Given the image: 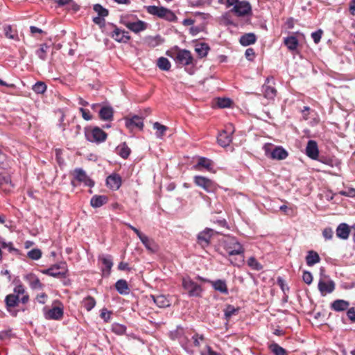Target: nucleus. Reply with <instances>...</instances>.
Masks as SVG:
<instances>
[{"label": "nucleus", "instance_id": "obj_30", "mask_svg": "<svg viewBox=\"0 0 355 355\" xmlns=\"http://www.w3.org/2000/svg\"><path fill=\"white\" fill-rule=\"evenodd\" d=\"M306 261L309 266H312L315 263H319L320 261V258L316 252L310 250L308 252V254L306 257Z\"/></svg>", "mask_w": 355, "mask_h": 355}, {"label": "nucleus", "instance_id": "obj_52", "mask_svg": "<svg viewBox=\"0 0 355 355\" xmlns=\"http://www.w3.org/2000/svg\"><path fill=\"white\" fill-rule=\"evenodd\" d=\"M232 101L230 98H218L217 105L220 108H225L230 107Z\"/></svg>", "mask_w": 355, "mask_h": 355}, {"label": "nucleus", "instance_id": "obj_9", "mask_svg": "<svg viewBox=\"0 0 355 355\" xmlns=\"http://www.w3.org/2000/svg\"><path fill=\"white\" fill-rule=\"evenodd\" d=\"M194 182L197 186L202 187L207 192H213L216 189V184L214 182L203 176H195Z\"/></svg>", "mask_w": 355, "mask_h": 355}, {"label": "nucleus", "instance_id": "obj_3", "mask_svg": "<svg viewBox=\"0 0 355 355\" xmlns=\"http://www.w3.org/2000/svg\"><path fill=\"white\" fill-rule=\"evenodd\" d=\"M265 155L272 159L283 160L288 157V152L282 146H275L268 143L263 146Z\"/></svg>", "mask_w": 355, "mask_h": 355}, {"label": "nucleus", "instance_id": "obj_56", "mask_svg": "<svg viewBox=\"0 0 355 355\" xmlns=\"http://www.w3.org/2000/svg\"><path fill=\"white\" fill-rule=\"evenodd\" d=\"M192 340L193 341L194 346L199 347L200 345V342L204 340V337L202 335L199 336L196 334L192 336Z\"/></svg>", "mask_w": 355, "mask_h": 355}, {"label": "nucleus", "instance_id": "obj_43", "mask_svg": "<svg viewBox=\"0 0 355 355\" xmlns=\"http://www.w3.org/2000/svg\"><path fill=\"white\" fill-rule=\"evenodd\" d=\"M239 309L235 308L232 305H227L224 310L225 317L227 320H229L232 315H234L239 313Z\"/></svg>", "mask_w": 355, "mask_h": 355}, {"label": "nucleus", "instance_id": "obj_47", "mask_svg": "<svg viewBox=\"0 0 355 355\" xmlns=\"http://www.w3.org/2000/svg\"><path fill=\"white\" fill-rule=\"evenodd\" d=\"M248 265L255 270H261L263 268L262 265L253 257H251L248 260Z\"/></svg>", "mask_w": 355, "mask_h": 355}, {"label": "nucleus", "instance_id": "obj_46", "mask_svg": "<svg viewBox=\"0 0 355 355\" xmlns=\"http://www.w3.org/2000/svg\"><path fill=\"white\" fill-rule=\"evenodd\" d=\"M49 49V46L48 45L46 44H42L40 45V49L37 50L36 54L41 60H45L46 58V52Z\"/></svg>", "mask_w": 355, "mask_h": 355}, {"label": "nucleus", "instance_id": "obj_17", "mask_svg": "<svg viewBox=\"0 0 355 355\" xmlns=\"http://www.w3.org/2000/svg\"><path fill=\"white\" fill-rule=\"evenodd\" d=\"M306 155L312 159H317L319 155V150L318 144L314 140H309L307 143L306 147Z\"/></svg>", "mask_w": 355, "mask_h": 355}, {"label": "nucleus", "instance_id": "obj_28", "mask_svg": "<svg viewBox=\"0 0 355 355\" xmlns=\"http://www.w3.org/2000/svg\"><path fill=\"white\" fill-rule=\"evenodd\" d=\"M256 40V35L252 33H250L242 35L240 37L239 42L241 45L246 46L255 43Z\"/></svg>", "mask_w": 355, "mask_h": 355}, {"label": "nucleus", "instance_id": "obj_60", "mask_svg": "<svg viewBox=\"0 0 355 355\" xmlns=\"http://www.w3.org/2000/svg\"><path fill=\"white\" fill-rule=\"evenodd\" d=\"M0 245L3 248H8L10 252L16 251L17 250L12 247V243H6L5 241H0Z\"/></svg>", "mask_w": 355, "mask_h": 355}, {"label": "nucleus", "instance_id": "obj_11", "mask_svg": "<svg viewBox=\"0 0 355 355\" xmlns=\"http://www.w3.org/2000/svg\"><path fill=\"white\" fill-rule=\"evenodd\" d=\"M233 11L238 16H246L252 13V7L249 2L241 1L234 6Z\"/></svg>", "mask_w": 355, "mask_h": 355}, {"label": "nucleus", "instance_id": "obj_38", "mask_svg": "<svg viewBox=\"0 0 355 355\" xmlns=\"http://www.w3.org/2000/svg\"><path fill=\"white\" fill-rule=\"evenodd\" d=\"M118 154L123 159H126L130 154V148L125 143H123L116 148Z\"/></svg>", "mask_w": 355, "mask_h": 355}, {"label": "nucleus", "instance_id": "obj_53", "mask_svg": "<svg viewBox=\"0 0 355 355\" xmlns=\"http://www.w3.org/2000/svg\"><path fill=\"white\" fill-rule=\"evenodd\" d=\"M322 31L318 30L315 32L312 33L311 37L315 44H318L321 40L322 35Z\"/></svg>", "mask_w": 355, "mask_h": 355}, {"label": "nucleus", "instance_id": "obj_23", "mask_svg": "<svg viewBox=\"0 0 355 355\" xmlns=\"http://www.w3.org/2000/svg\"><path fill=\"white\" fill-rule=\"evenodd\" d=\"M63 316V309L58 306L53 307L45 313V318L51 320H60Z\"/></svg>", "mask_w": 355, "mask_h": 355}, {"label": "nucleus", "instance_id": "obj_63", "mask_svg": "<svg viewBox=\"0 0 355 355\" xmlns=\"http://www.w3.org/2000/svg\"><path fill=\"white\" fill-rule=\"evenodd\" d=\"M46 297H47V296H46V295L45 293H42V294L38 295L37 296V300L39 303L44 304L45 302H46Z\"/></svg>", "mask_w": 355, "mask_h": 355}, {"label": "nucleus", "instance_id": "obj_1", "mask_svg": "<svg viewBox=\"0 0 355 355\" xmlns=\"http://www.w3.org/2000/svg\"><path fill=\"white\" fill-rule=\"evenodd\" d=\"M29 300V296L26 292L24 286L19 284L14 288L13 293L8 295L5 298V302L8 311L11 309L17 306L19 302L25 304Z\"/></svg>", "mask_w": 355, "mask_h": 355}, {"label": "nucleus", "instance_id": "obj_20", "mask_svg": "<svg viewBox=\"0 0 355 355\" xmlns=\"http://www.w3.org/2000/svg\"><path fill=\"white\" fill-rule=\"evenodd\" d=\"M125 126L131 130L135 128L142 129L144 126L143 120L141 117L137 115L130 119H125Z\"/></svg>", "mask_w": 355, "mask_h": 355}, {"label": "nucleus", "instance_id": "obj_45", "mask_svg": "<svg viewBox=\"0 0 355 355\" xmlns=\"http://www.w3.org/2000/svg\"><path fill=\"white\" fill-rule=\"evenodd\" d=\"M153 128L157 130L156 135L158 138H162L168 129L166 126L162 125L158 122H155L153 124Z\"/></svg>", "mask_w": 355, "mask_h": 355}, {"label": "nucleus", "instance_id": "obj_58", "mask_svg": "<svg viewBox=\"0 0 355 355\" xmlns=\"http://www.w3.org/2000/svg\"><path fill=\"white\" fill-rule=\"evenodd\" d=\"M322 235L326 239H331L334 235V232L331 228H325L322 232Z\"/></svg>", "mask_w": 355, "mask_h": 355}, {"label": "nucleus", "instance_id": "obj_22", "mask_svg": "<svg viewBox=\"0 0 355 355\" xmlns=\"http://www.w3.org/2000/svg\"><path fill=\"white\" fill-rule=\"evenodd\" d=\"M106 184L112 189L117 190L121 187V178L117 174L110 175L107 178Z\"/></svg>", "mask_w": 355, "mask_h": 355}, {"label": "nucleus", "instance_id": "obj_39", "mask_svg": "<svg viewBox=\"0 0 355 355\" xmlns=\"http://www.w3.org/2000/svg\"><path fill=\"white\" fill-rule=\"evenodd\" d=\"M268 348L275 355H288L286 350L275 343L270 344Z\"/></svg>", "mask_w": 355, "mask_h": 355}, {"label": "nucleus", "instance_id": "obj_29", "mask_svg": "<svg viewBox=\"0 0 355 355\" xmlns=\"http://www.w3.org/2000/svg\"><path fill=\"white\" fill-rule=\"evenodd\" d=\"M336 235L342 239H347L349 235V229L347 224L341 223L336 229Z\"/></svg>", "mask_w": 355, "mask_h": 355}, {"label": "nucleus", "instance_id": "obj_64", "mask_svg": "<svg viewBox=\"0 0 355 355\" xmlns=\"http://www.w3.org/2000/svg\"><path fill=\"white\" fill-rule=\"evenodd\" d=\"M93 21L95 24H98V25H103L105 23V20H104L103 17H101L99 16L94 17Z\"/></svg>", "mask_w": 355, "mask_h": 355}, {"label": "nucleus", "instance_id": "obj_31", "mask_svg": "<svg viewBox=\"0 0 355 355\" xmlns=\"http://www.w3.org/2000/svg\"><path fill=\"white\" fill-rule=\"evenodd\" d=\"M99 116L105 121L112 120L113 118V109L109 106L103 107L99 111Z\"/></svg>", "mask_w": 355, "mask_h": 355}, {"label": "nucleus", "instance_id": "obj_35", "mask_svg": "<svg viewBox=\"0 0 355 355\" xmlns=\"http://www.w3.org/2000/svg\"><path fill=\"white\" fill-rule=\"evenodd\" d=\"M0 187L4 191H9L13 187L10 176L0 175Z\"/></svg>", "mask_w": 355, "mask_h": 355}, {"label": "nucleus", "instance_id": "obj_26", "mask_svg": "<svg viewBox=\"0 0 355 355\" xmlns=\"http://www.w3.org/2000/svg\"><path fill=\"white\" fill-rule=\"evenodd\" d=\"M212 287L217 291L220 292L223 294H227L228 293V288L226 284V282L225 280L222 279H217L216 281H211L210 282Z\"/></svg>", "mask_w": 355, "mask_h": 355}, {"label": "nucleus", "instance_id": "obj_49", "mask_svg": "<svg viewBox=\"0 0 355 355\" xmlns=\"http://www.w3.org/2000/svg\"><path fill=\"white\" fill-rule=\"evenodd\" d=\"M42 251L40 249L35 248L27 253V256L28 258H30L32 260H38L42 257Z\"/></svg>", "mask_w": 355, "mask_h": 355}, {"label": "nucleus", "instance_id": "obj_18", "mask_svg": "<svg viewBox=\"0 0 355 355\" xmlns=\"http://www.w3.org/2000/svg\"><path fill=\"white\" fill-rule=\"evenodd\" d=\"M270 78H267L265 83L262 86V92L264 98L268 100H274L277 95V90L275 87L268 85Z\"/></svg>", "mask_w": 355, "mask_h": 355}, {"label": "nucleus", "instance_id": "obj_48", "mask_svg": "<svg viewBox=\"0 0 355 355\" xmlns=\"http://www.w3.org/2000/svg\"><path fill=\"white\" fill-rule=\"evenodd\" d=\"M112 331L117 335H123L125 333L126 327L123 324L114 323L112 325Z\"/></svg>", "mask_w": 355, "mask_h": 355}, {"label": "nucleus", "instance_id": "obj_25", "mask_svg": "<svg viewBox=\"0 0 355 355\" xmlns=\"http://www.w3.org/2000/svg\"><path fill=\"white\" fill-rule=\"evenodd\" d=\"M25 279L28 282L33 289H42V284L40 279L34 274H28L25 277Z\"/></svg>", "mask_w": 355, "mask_h": 355}, {"label": "nucleus", "instance_id": "obj_10", "mask_svg": "<svg viewBox=\"0 0 355 355\" xmlns=\"http://www.w3.org/2000/svg\"><path fill=\"white\" fill-rule=\"evenodd\" d=\"M67 271L66 263L64 262L55 264L51 268L42 271L44 274L52 276V277H62L65 275Z\"/></svg>", "mask_w": 355, "mask_h": 355}, {"label": "nucleus", "instance_id": "obj_36", "mask_svg": "<svg viewBox=\"0 0 355 355\" xmlns=\"http://www.w3.org/2000/svg\"><path fill=\"white\" fill-rule=\"evenodd\" d=\"M99 259L101 260L102 263L105 266V269H103L104 272H107V275H110V270L113 266V262L111 258V256H102L99 257Z\"/></svg>", "mask_w": 355, "mask_h": 355}, {"label": "nucleus", "instance_id": "obj_14", "mask_svg": "<svg viewBox=\"0 0 355 355\" xmlns=\"http://www.w3.org/2000/svg\"><path fill=\"white\" fill-rule=\"evenodd\" d=\"M75 179L79 182L83 183L85 186L93 187L94 184L92 181L86 174L85 171L82 168H76L73 172Z\"/></svg>", "mask_w": 355, "mask_h": 355}, {"label": "nucleus", "instance_id": "obj_2", "mask_svg": "<svg viewBox=\"0 0 355 355\" xmlns=\"http://www.w3.org/2000/svg\"><path fill=\"white\" fill-rule=\"evenodd\" d=\"M225 249L230 256L240 255L239 259H230L231 263L237 266H241L244 262V249L241 243L234 237H228L224 241Z\"/></svg>", "mask_w": 355, "mask_h": 355}, {"label": "nucleus", "instance_id": "obj_7", "mask_svg": "<svg viewBox=\"0 0 355 355\" xmlns=\"http://www.w3.org/2000/svg\"><path fill=\"white\" fill-rule=\"evenodd\" d=\"M234 128L233 125H227L225 126V129L220 132L217 137L218 144L223 148L228 146L232 142V135L234 133Z\"/></svg>", "mask_w": 355, "mask_h": 355}, {"label": "nucleus", "instance_id": "obj_24", "mask_svg": "<svg viewBox=\"0 0 355 355\" xmlns=\"http://www.w3.org/2000/svg\"><path fill=\"white\" fill-rule=\"evenodd\" d=\"M150 298L159 308H166L170 306V302L164 295H151Z\"/></svg>", "mask_w": 355, "mask_h": 355}, {"label": "nucleus", "instance_id": "obj_27", "mask_svg": "<svg viewBox=\"0 0 355 355\" xmlns=\"http://www.w3.org/2000/svg\"><path fill=\"white\" fill-rule=\"evenodd\" d=\"M349 303L344 300H336L331 304V308L336 311H343L348 309Z\"/></svg>", "mask_w": 355, "mask_h": 355}, {"label": "nucleus", "instance_id": "obj_40", "mask_svg": "<svg viewBox=\"0 0 355 355\" xmlns=\"http://www.w3.org/2000/svg\"><path fill=\"white\" fill-rule=\"evenodd\" d=\"M146 42L150 47H155L163 42V40L159 35L155 37H148L146 38Z\"/></svg>", "mask_w": 355, "mask_h": 355}, {"label": "nucleus", "instance_id": "obj_19", "mask_svg": "<svg viewBox=\"0 0 355 355\" xmlns=\"http://www.w3.org/2000/svg\"><path fill=\"white\" fill-rule=\"evenodd\" d=\"M318 289L322 295L327 293H331L335 289V284L332 280L325 282L320 280L318 283Z\"/></svg>", "mask_w": 355, "mask_h": 355}, {"label": "nucleus", "instance_id": "obj_32", "mask_svg": "<svg viewBox=\"0 0 355 355\" xmlns=\"http://www.w3.org/2000/svg\"><path fill=\"white\" fill-rule=\"evenodd\" d=\"M195 51L200 58H204L207 55L209 46L204 42L198 43L195 46Z\"/></svg>", "mask_w": 355, "mask_h": 355}, {"label": "nucleus", "instance_id": "obj_61", "mask_svg": "<svg viewBox=\"0 0 355 355\" xmlns=\"http://www.w3.org/2000/svg\"><path fill=\"white\" fill-rule=\"evenodd\" d=\"M101 317L105 322H107L110 318V312L106 309H103L101 313Z\"/></svg>", "mask_w": 355, "mask_h": 355}, {"label": "nucleus", "instance_id": "obj_15", "mask_svg": "<svg viewBox=\"0 0 355 355\" xmlns=\"http://www.w3.org/2000/svg\"><path fill=\"white\" fill-rule=\"evenodd\" d=\"M123 24L131 31L139 33L147 28L148 24L144 21H124Z\"/></svg>", "mask_w": 355, "mask_h": 355}, {"label": "nucleus", "instance_id": "obj_5", "mask_svg": "<svg viewBox=\"0 0 355 355\" xmlns=\"http://www.w3.org/2000/svg\"><path fill=\"white\" fill-rule=\"evenodd\" d=\"M182 287L188 293L189 297H201L202 288L200 285L193 282L190 277L182 278Z\"/></svg>", "mask_w": 355, "mask_h": 355}, {"label": "nucleus", "instance_id": "obj_16", "mask_svg": "<svg viewBox=\"0 0 355 355\" xmlns=\"http://www.w3.org/2000/svg\"><path fill=\"white\" fill-rule=\"evenodd\" d=\"M111 37L118 42H128L130 37L129 33L124 30H121L114 26V29L111 35Z\"/></svg>", "mask_w": 355, "mask_h": 355}, {"label": "nucleus", "instance_id": "obj_54", "mask_svg": "<svg viewBox=\"0 0 355 355\" xmlns=\"http://www.w3.org/2000/svg\"><path fill=\"white\" fill-rule=\"evenodd\" d=\"M302 279L306 284H310L313 281V276L310 272L304 271L303 272Z\"/></svg>", "mask_w": 355, "mask_h": 355}, {"label": "nucleus", "instance_id": "obj_33", "mask_svg": "<svg viewBox=\"0 0 355 355\" xmlns=\"http://www.w3.org/2000/svg\"><path fill=\"white\" fill-rule=\"evenodd\" d=\"M116 291L121 295H126L129 293L130 289L128 283L124 279H119L115 284Z\"/></svg>", "mask_w": 355, "mask_h": 355}, {"label": "nucleus", "instance_id": "obj_21", "mask_svg": "<svg viewBox=\"0 0 355 355\" xmlns=\"http://www.w3.org/2000/svg\"><path fill=\"white\" fill-rule=\"evenodd\" d=\"M201 168H205L208 171H213V162L211 159L206 157H201L198 159V163L193 166V168L197 171L201 170Z\"/></svg>", "mask_w": 355, "mask_h": 355}, {"label": "nucleus", "instance_id": "obj_51", "mask_svg": "<svg viewBox=\"0 0 355 355\" xmlns=\"http://www.w3.org/2000/svg\"><path fill=\"white\" fill-rule=\"evenodd\" d=\"M94 10L98 13L99 17H105L108 15V10L105 8H104L100 4H95L94 6Z\"/></svg>", "mask_w": 355, "mask_h": 355}, {"label": "nucleus", "instance_id": "obj_57", "mask_svg": "<svg viewBox=\"0 0 355 355\" xmlns=\"http://www.w3.org/2000/svg\"><path fill=\"white\" fill-rule=\"evenodd\" d=\"M245 58L247 60H248L250 61L253 60L254 55H255L254 49L252 48H249V49H246V51L245 52Z\"/></svg>", "mask_w": 355, "mask_h": 355}, {"label": "nucleus", "instance_id": "obj_50", "mask_svg": "<svg viewBox=\"0 0 355 355\" xmlns=\"http://www.w3.org/2000/svg\"><path fill=\"white\" fill-rule=\"evenodd\" d=\"M33 90L37 94H43L46 90V85L43 82H37L33 85Z\"/></svg>", "mask_w": 355, "mask_h": 355}, {"label": "nucleus", "instance_id": "obj_12", "mask_svg": "<svg viewBox=\"0 0 355 355\" xmlns=\"http://www.w3.org/2000/svg\"><path fill=\"white\" fill-rule=\"evenodd\" d=\"M214 230L206 228L198 234V243L202 248L208 246L210 243V239L214 234Z\"/></svg>", "mask_w": 355, "mask_h": 355}, {"label": "nucleus", "instance_id": "obj_42", "mask_svg": "<svg viewBox=\"0 0 355 355\" xmlns=\"http://www.w3.org/2000/svg\"><path fill=\"white\" fill-rule=\"evenodd\" d=\"M158 67L164 71H168L171 68V63L169 60L164 57H161L157 60Z\"/></svg>", "mask_w": 355, "mask_h": 355}, {"label": "nucleus", "instance_id": "obj_8", "mask_svg": "<svg viewBox=\"0 0 355 355\" xmlns=\"http://www.w3.org/2000/svg\"><path fill=\"white\" fill-rule=\"evenodd\" d=\"M85 137L89 141L99 143L106 139L107 135L101 128L96 127L93 129L86 130Z\"/></svg>", "mask_w": 355, "mask_h": 355}, {"label": "nucleus", "instance_id": "obj_6", "mask_svg": "<svg viewBox=\"0 0 355 355\" xmlns=\"http://www.w3.org/2000/svg\"><path fill=\"white\" fill-rule=\"evenodd\" d=\"M125 225L132 230L139 238L141 243L146 247V248L151 252H155L157 250V246L153 239H150L147 236L141 233L137 228L135 227L130 223H125Z\"/></svg>", "mask_w": 355, "mask_h": 355}, {"label": "nucleus", "instance_id": "obj_41", "mask_svg": "<svg viewBox=\"0 0 355 355\" xmlns=\"http://www.w3.org/2000/svg\"><path fill=\"white\" fill-rule=\"evenodd\" d=\"M3 30H4V33H5V35L6 37H8L9 39L15 40H19L17 32L12 29L11 26H10V25L5 26L3 28Z\"/></svg>", "mask_w": 355, "mask_h": 355}, {"label": "nucleus", "instance_id": "obj_59", "mask_svg": "<svg viewBox=\"0 0 355 355\" xmlns=\"http://www.w3.org/2000/svg\"><path fill=\"white\" fill-rule=\"evenodd\" d=\"M80 112H81L82 116L84 119H85L87 121L92 119V115L90 114V112L89 110L80 107Z\"/></svg>", "mask_w": 355, "mask_h": 355}, {"label": "nucleus", "instance_id": "obj_37", "mask_svg": "<svg viewBox=\"0 0 355 355\" xmlns=\"http://www.w3.org/2000/svg\"><path fill=\"white\" fill-rule=\"evenodd\" d=\"M107 197L105 196H94L90 201L93 207H100L106 203Z\"/></svg>", "mask_w": 355, "mask_h": 355}, {"label": "nucleus", "instance_id": "obj_13", "mask_svg": "<svg viewBox=\"0 0 355 355\" xmlns=\"http://www.w3.org/2000/svg\"><path fill=\"white\" fill-rule=\"evenodd\" d=\"M175 60L177 63L186 66L192 63L193 57L189 51L184 49L178 51Z\"/></svg>", "mask_w": 355, "mask_h": 355}, {"label": "nucleus", "instance_id": "obj_55", "mask_svg": "<svg viewBox=\"0 0 355 355\" xmlns=\"http://www.w3.org/2000/svg\"><path fill=\"white\" fill-rule=\"evenodd\" d=\"M339 193L341 196H348V197H355V189L349 188L346 191H340Z\"/></svg>", "mask_w": 355, "mask_h": 355}, {"label": "nucleus", "instance_id": "obj_4", "mask_svg": "<svg viewBox=\"0 0 355 355\" xmlns=\"http://www.w3.org/2000/svg\"><path fill=\"white\" fill-rule=\"evenodd\" d=\"M146 9L149 14L157 16L161 19H164L169 21H174L177 19L176 15L171 10L164 7L148 6L146 7Z\"/></svg>", "mask_w": 355, "mask_h": 355}, {"label": "nucleus", "instance_id": "obj_34", "mask_svg": "<svg viewBox=\"0 0 355 355\" xmlns=\"http://www.w3.org/2000/svg\"><path fill=\"white\" fill-rule=\"evenodd\" d=\"M284 44L290 51H295L297 49L299 42L295 36L291 35L284 38Z\"/></svg>", "mask_w": 355, "mask_h": 355}, {"label": "nucleus", "instance_id": "obj_62", "mask_svg": "<svg viewBox=\"0 0 355 355\" xmlns=\"http://www.w3.org/2000/svg\"><path fill=\"white\" fill-rule=\"evenodd\" d=\"M347 315L352 321L355 322V308L348 309Z\"/></svg>", "mask_w": 355, "mask_h": 355}, {"label": "nucleus", "instance_id": "obj_44", "mask_svg": "<svg viewBox=\"0 0 355 355\" xmlns=\"http://www.w3.org/2000/svg\"><path fill=\"white\" fill-rule=\"evenodd\" d=\"M83 303L86 310L89 311L95 306L96 300L94 297L88 296L83 300Z\"/></svg>", "mask_w": 355, "mask_h": 355}]
</instances>
